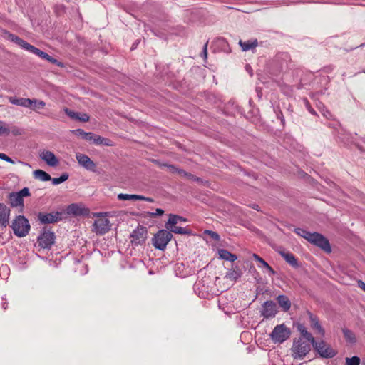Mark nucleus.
<instances>
[{
    "mask_svg": "<svg viewBox=\"0 0 365 365\" xmlns=\"http://www.w3.org/2000/svg\"><path fill=\"white\" fill-rule=\"evenodd\" d=\"M295 232L324 251L328 252H331V247L329 241L321 234L317 232H310L301 228L295 229Z\"/></svg>",
    "mask_w": 365,
    "mask_h": 365,
    "instance_id": "nucleus-1",
    "label": "nucleus"
},
{
    "mask_svg": "<svg viewBox=\"0 0 365 365\" xmlns=\"http://www.w3.org/2000/svg\"><path fill=\"white\" fill-rule=\"evenodd\" d=\"M311 347L309 341L304 339H295L292 347V356L294 359H303L310 351Z\"/></svg>",
    "mask_w": 365,
    "mask_h": 365,
    "instance_id": "nucleus-2",
    "label": "nucleus"
},
{
    "mask_svg": "<svg viewBox=\"0 0 365 365\" xmlns=\"http://www.w3.org/2000/svg\"><path fill=\"white\" fill-rule=\"evenodd\" d=\"M12 230L15 235L18 237L26 236L30 230V225L28 220L22 216H17L12 222Z\"/></svg>",
    "mask_w": 365,
    "mask_h": 365,
    "instance_id": "nucleus-3",
    "label": "nucleus"
},
{
    "mask_svg": "<svg viewBox=\"0 0 365 365\" xmlns=\"http://www.w3.org/2000/svg\"><path fill=\"white\" fill-rule=\"evenodd\" d=\"M94 216L98 217L93 225V232L99 235H103L110 229V220L103 216V213H95Z\"/></svg>",
    "mask_w": 365,
    "mask_h": 365,
    "instance_id": "nucleus-4",
    "label": "nucleus"
},
{
    "mask_svg": "<svg viewBox=\"0 0 365 365\" xmlns=\"http://www.w3.org/2000/svg\"><path fill=\"white\" fill-rule=\"evenodd\" d=\"M291 331L284 324L277 325L272 333L270 337L274 343H283L290 336Z\"/></svg>",
    "mask_w": 365,
    "mask_h": 365,
    "instance_id": "nucleus-5",
    "label": "nucleus"
},
{
    "mask_svg": "<svg viewBox=\"0 0 365 365\" xmlns=\"http://www.w3.org/2000/svg\"><path fill=\"white\" fill-rule=\"evenodd\" d=\"M314 349L322 358H333L337 354V351L331 348V346L322 340L320 341H316L312 344Z\"/></svg>",
    "mask_w": 365,
    "mask_h": 365,
    "instance_id": "nucleus-6",
    "label": "nucleus"
},
{
    "mask_svg": "<svg viewBox=\"0 0 365 365\" xmlns=\"http://www.w3.org/2000/svg\"><path fill=\"white\" fill-rule=\"evenodd\" d=\"M173 235L170 232L161 230L153 237V246L160 250H164L168 243L171 240Z\"/></svg>",
    "mask_w": 365,
    "mask_h": 365,
    "instance_id": "nucleus-7",
    "label": "nucleus"
},
{
    "mask_svg": "<svg viewBox=\"0 0 365 365\" xmlns=\"http://www.w3.org/2000/svg\"><path fill=\"white\" fill-rule=\"evenodd\" d=\"M148 231L146 227L138 226L130 234V238L133 245H142L147 239Z\"/></svg>",
    "mask_w": 365,
    "mask_h": 365,
    "instance_id": "nucleus-8",
    "label": "nucleus"
},
{
    "mask_svg": "<svg viewBox=\"0 0 365 365\" xmlns=\"http://www.w3.org/2000/svg\"><path fill=\"white\" fill-rule=\"evenodd\" d=\"M55 242V234L51 231L44 230L38 237V245L44 249H49Z\"/></svg>",
    "mask_w": 365,
    "mask_h": 365,
    "instance_id": "nucleus-9",
    "label": "nucleus"
},
{
    "mask_svg": "<svg viewBox=\"0 0 365 365\" xmlns=\"http://www.w3.org/2000/svg\"><path fill=\"white\" fill-rule=\"evenodd\" d=\"M38 219L41 224L55 223L61 220V212H52L50 213L39 212Z\"/></svg>",
    "mask_w": 365,
    "mask_h": 365,
    "instance_id": "nucleus-10",
    "label": "nucleus"
},
{
    "mask_svg": "<svg viewBox=\"0 0 365 365\" xmlns=\"http://www.w3.org/2000/svg\"><path fill=\"white\" fill-rule=\"evenodd\" d=\"M277 312V304L273 301H266L260 311L262 316L264 318L274 317Z\"/></svg>",
    "mask_w": 365,
    "mask_h": 365,
    "instance_id": "nucleus-11",
    "label": "nucleus"
},
{
    "mask_svg": "<svg viewBox=\"0 0 365 365\" xmlns=\"http://www.w3.org/2000/svg\"><path fill=\"white\" fill-rule=\"evenodd\" d=\"M76 158L81 166L88 170L95 171L96 164L88 155L77 153L76 154Z\"/></svg>",
    "mask_w": 365,
    "mask_h": 365,
    "instance_id": "nucleus-12",
    "label": "nucleus"
},
{
    "mask_svg": "<svg viewBox=\"0 0 365 365\" xmlns=\"http://www.w3.org/2000/svg\"><path fill=\"white\" fill-rule=\"evenodd\" d=\"M40 158L46 163L47 165L51 167H55L58 165L59 161L56 155L51 151L43 150L40 153Z\"/></svg>",
    "mask_w": 365,
    "mask_h": 365,
    "instance_id": "nucleus-13",
    "label": "nucleus"
},
{
    "mask_svg": "<svg viewBox=\"0 0 365 365\" xmlns=\"http://www.w3.org/2000/svg\"><path fill=\"white\" fill-rule=\"evenodd\" d=\"M10 210L3 203H0V226L6 227L9 223Z\"/></svg>",
    "mask_w": 365,
    "mask_h": 365,
    "instance_id": "nucleus-14",
    "label": "nucleus"
},
{
    "mask_svg": "<svg viewBox=\"0 0 365 365\" xmlns=\"http://www.w3.org/2000/svg\"><path fill=\"white\" fill-rule=\"evenodd\" d=\"M310 325L311 327L314 329L318 334H319L322 336H324L325 334L324 329L321 326L318 318L312 313H309Z\"/></svg>",
    "mask_w": 365,
    "mask_h": 365,
    "instance_id": "nucleus-15",
    "label": "nucleus"
},
{
    "mask_svg": "<svg viewBox=\"0 0 365 365\" xmlns=\"http://www.w3.org/2000/svg\"><path fill=\"white\" fill-rule=\"evenodd\" d=\"M118 199L120 200H144L147 202H153V200L150 197H146L139 195H129L120 193L118 195Z\"/></svg>",
    "mask_w": 365,
    "mask_h": 365,
    "instance_id": "nucleus-16",
    "label": "nucleus"
},
{
    "mask_svg": "<svg viewBox=\"0 0 365 365\" xmlns=\"http://www.w3.org/2000/svg\"><path fill=\"white\" fill-rule=\"evenodd\" d=\"M9 102L14 105L20 106L24 108L31 107V101L30 98H15V97H9Z\"/></svg>",
    "mask_w": 365,
    "mask_h": 365,
    "instance_id": "nucleus-17",
    "label": "nucleus"
},
{
    "mask_svg": "<svg viewBox=\"0 0 365 365\" xmlns=\"http://www.w3.org/2000/svg\"><path fill=\"white\" fill-rule=\"evenodd\" d=\"M9 38L11 41L14 42L15 43H16L20 47H21L22 48H24V50H26L27 51H29L30 48L32 46V45L29 44L24 40L20 38L19 37H18L15 35L11 34L9 36Z\"/></svg>",
    "mask_w": 365,
    "mask_h": 365,
    "instance_id": "nucleus-18",
    "label": "nucleus"
},
{
    "mask_svg": "<svg viewBox=\"0 0 365 365\" xmlns=\"http://www.w3.org/2000/svg\"><path fill=\"white\" fill-rule=\"evenodd\" d=\"M280 255L291 266L294 267H297L299 266L297 260L292 253L289 252H281Z\"/></svg>",
    "mask_w": 365,
    "mask_h": 365,
    "instance_id": "nucleus-19",
    "label": "nucleus"
},
{
    "mask_svg": "<svg viewBox=\"0 0 365 365\" xmlns=\"http://www.w3.org/2000/svg\"><path fill=\"white\" fill-rule=\"evenodd\" d=\"M9 200L11 205L14 207L23 206L24 200L18 195L17 192H11L9 194Z\"/></svg>",
    "mask_w": 365,
    "mask_h": 365,
    "instance_id": "nucleus-20",
    "label": "nucleus"
},
{
    "mask_svg": "<svg viewBox=\"0 0 365 365\" xmlns=\"http://www.w3.org/2000/svg\"><path fill=\"white\" fill-rule=\"evenodd\" d=\"M240 46L243 51H247L257 47L258 42L257 39L248 40L246 41H240Z\"/></svg>",
    "mask_w": 365,
    "mask_h": 365,
    "instance_id": "nucleus-21",
    "label": "nucleus"
},
{
    "mask_svg": "<svg viewBox=\"0 0 365 365\" xmlns=\"http://www.w3.org/2000/svg\"><path fill=\"white\" fill-rule=\"evenodd\" d=\"M218 254L220 258L229 262H234L237 259L235 255L230 253L229 251L225 249L219 250Z\"/></svg>",
    "mask_w": 365,
    "mask_h": 365,
    "instance_id": "nucleus-22",
    "label": "nucleus"
},
{
    "mask_svg": "<svg viewBox=\"0 0 365 365\" xmlns=\"http://www.w3.org/2000/svg\"><path fill=\"white\" fill-rule=\"evenodd\" d=\"M277 302L284 311H288L290 309L291 303L288 297L284 295H279L277 298Z\"/></svg>",
    "mask_w": 365,
    "mask_h": 365,
    "instance_id": "nucleus-23",
    "label": "nucleus"
},
{
    "mask_svg": "<svg viewBox=\"0 0 365 365\" xmlns=\"http://www.w3.org/2000/svg\"><path fill=\"white\" fill-rule=\"evenodd\" d=\"M34 177L41 181H48L51 180V177L49 174L42 170H36L33 173Z\"/></svg>",
    "mask_w": 365,
    "mask_h": 365,
    "instance_id": "nucleus-24",
    "label": "nucleus"
},
{
    "mask_svg": "<svg viewBox=\"0 0 365 365\" xmlns=\"http://www.w3.org/2000/svg\"><path fill=\"white\" fill-rule=\"evenodd\" d=\"M253 258L256 261H257V262H260V264H262V267H264L268 271L269 275L271 276V275H274L275 274V272L273 270V269L259 255L254 254Z\"/></svg>",
    "mask_w": 365,
    "mask_h": 365,
    "instance_id": "nucleus-25",
    "label": "nucleus"
},
{
    "mask_svg": "<svg viewBox=\"0 0 365 365\" xmlns=\"http://www.w3.org/2000/svg\"><path fill=\"white\" fill-rule=\"evenodd\" d=\"M72 133H74L76 135L81 138L83 140H86L87 141L91 140V134H92V133H91V132L87 133V132H85L82 129H76V130H72Z\"/></svg>",
    "mask_w": 365,
    "mask_h": 365,
    "instance_id": "nucleus-26",
    "label": "nucleus"
},
{
    "mask_svg": "<svg viewBox=\"0 0 365 365\" xmlns=\"http://www.w3.org/2000/svg\"><path fill=\"white\" fill-rule=\"evenodd\" d=\"M165 227L168 230H169L170 232L177 233V234H187V231L185 228L182 227H178L175 225H171L168 223H166Z\"/></svg>",
    "mask_w": 365,
    "mask_h": 365,
    "instance_id": "nucleus-27",
    "label": "nucleus"
},
{
    "mask_svg": "<svg viewBox=\"0 0 365 365\" xmlns=\"http://www.w3.org/2000/svg\"><path fill=\"white\" fill-rule=\"evenodd\" d=\"M31 101L32 102H31V107H30V108L34 110L43 109L46 106V103L41 100H38V99L34 98V99H31Z\"/></svg>",
    "mask_w": 365,
    "mask_h": 365,
    "instance_id": "nucleus-28",
    "label": "nucleus"
},
{
    "mask_svg": "<svg viewBox=\"0 0 365 365\" xmlns=\"http://www.w3.org/2000/svg\"><path fill=\"white\" fill-rule=\"evenodd\" d=\"M186 219L182 217L175 215H170L169 219L167 223L171 225H175L180 222H185Z\"/></svg>",
    "mask_w": 365,
    "mask_h": 365,
    "instance_id": "nucleus-29",
    "label": "nucleus"
},
{
    "mask_svg": "<svg viewBox=\"0 0 365 365\" xmlns=\"http://www.w3.org/2000/svg\"><path fill=\"white\" fill-rule=\"evenodd\" d=\"M342 332H343L344 338L346 339V340L347 341H349L351 343L356 341L355 335L351 330H349L346 328H344L342 329Z\"/></svg>",
    "mask_w": 365,
    "mask_h": 365,
    "instance_id": "nucleus-30",
    "label": "nucleus"
},
{
    "mask_svg": "<svg viewBox=\"0 0 365 365\" xmlns=\"http://www.w3.org/2000/svg\"><path fill=\"white\" fill-rule=\"evenodd\" d=\"M299 330L300 331L303 337L306 339L305 341L310 342L312 344L314 342V338L312 336V334L308 332L306 329L303 327L299 328Z\"/></svg>",
    "mask_w": 365,
    "mask_h": 365,
    "instance_id": "nucleus-31",
    "label": "nucleus"
},
{
    "mask_svg": "<svg viewBox=\"0 0 365 365\" xmlns=\"http://www.w3.org/2000/svg\"><path fill=\"white\" fill-rule=\"evenodd\" d=\"M68 178V174L63 173L59 178H51V180L53 185H58L65 182Z\"/></svg>",
    "mask_w": 365,
    "mask_h": 365,
    "instance_id": "nucleus-32",
    "label": "nucleus"
},
{
    "mask_svg": "<svg viewBox=\"0 0 365 365\" xmlns=\"http://www.w3.org/2000/svg\"><path fill=\"white\" fill-rule=\"evenodd\" d=\"M10 133V130L7 125V124L0 120V135H7Z\"/></svg>",
    "mask_w": 365,
    "mask_h": 365,
    "instance_id": "nucleus-33",
    "label": "nucleus"
},
{
    "mask_svg": "<svg viewBox=\"0 0 365 365\" xmlns=\"http://www.w3.org/2000/svg\"><path fill=\"white\" fill-rule=\"evenodd\" d=\"M360 358L358 356H353L351 358L346 357L345 365H359Z\"/></svg>",
    "mask_w": 365,
    "mask_h": 365,
    "instance_id": "nucleus-34",
    "label": "nucleus"
},
{
    "mask_svg": "<svg viewBox=\"0 0 365 365\" xmlns=\"http://www.w3.org/2000/svg\"><path fill=\"white\" fill-rule=\"evenodd\" d=\"M29 52L31 53H34L38 56H39L40 58H41L43 59V57H45V55L46 53L41 51L40 49L34 47V46H32Z\"/></svg>",
    "mask_w": 365,
    "mask_h": 365,
    "instance_id": "nucleus-35",
    "label": "nucleus"
},
{
    "mask_svg": "<svg viewBox=\"0 0 365 365\" xmlns=\"http://www.w3.org/2000/svg\"><path fill=\"white\" fill-rule=\"evenodd\" d=\"M226 277L232 280H236L240 277V273L235 270H231L227 273Z\"/></svg>",
    "mask_w": 365,
    "mask_h": 365,
    "instance_id": "nucleus-36",
    "label": "nucleus"
},
{
    "mask_svg": "<svg viewBox=\"0 0 365 365\" xmlns=\"http://www.w3.org/2000/svg\"><path fill=\"white\" fill-rule=\"evenodd\" d=\"M101 139V137L100 135L93 134L92 133L91 140H89V141L92 142L95 145H101V143H100Z\"/></svg>",
    "mask_w": 365,
    "mask_h": 365,
    "instance_id": "nucleus-37",
    "label": "nucleus"
},
{
    "mask_svg": "<svg viewBox=\"0 0 365 365\" xmlns=\"http://www.w3.org/2000/svg\"><path fill=\"white\" fill-rule=\"evenodd\" d=\"M76 120L81 122H88L89 120V116L86 113H78Z\"/></svg>",
    "mask_w": 365,
    "mask_h": 365,
    "instance_id": "nucleus-38",
    "label": "nucleus"
},
{
    "mask_svg": "<svg viewBox=\"0 0 365 365\" xmlns=\"http://www.w3.org/2000/svg\"><path fill=\"white\" fill-rule=\"evenodd\" d=\"M43 59H45L46 61L52 63L53 64L61 66V63H59L56 59L53 58V57H51V56H49L47 53H46L45 57H43Z\"/></svg>",
    "mask_w": 365,
    "mask_h": 365,
    "instance_id": "nucleus-39",
    "label": "nucleus"
},
{
    "mask_svg": "<svg viewBox=\"0 0 365 365\" xmlns=\"http://www.w3.org/2000/svg\"><path fill=\"white\" fill-rule=\"evenodd\" d=\"M63 110H64L65 113L68 116H69L70 118H71L73 119H76L78 113H76V112H74V111H73V110H70V109H68L67 108H65L63 109Z\"/></svg>",
    "mask_w": 365,
    "mask_h": 365,
    "instance_id": "nucleus-40",
    "label": "nucleus"
},
{
    "mask_svg": "<svg viewBox=\"0 0 365 365\" xmlns=\"http://www.w3.org/2000/svg\"><path fill=\"white\" fill-rule=\"evenodd\" d=\"M205 233L209 235L211 237V238L215 241H218L220 240L219 235L214 231L205 230Z\"/></svg>",
    "mask_w": 365,
    "mask_h": 365,
    "instance_id": "nucleus-41",
    "label": "nucleus"
},
{
    "mask_svg": "<svg viewBox=\"0 0 365 365\" xmlns=\"http://www.w3.org/2000/svg\"><path fill=\"white\" fill-rule=\"evenodd\" d=\"M17 193L19 196H21V197L22 199L24 197H27V196H29V195H30L29 190L27 187L23 188L19 192H17Z\"/></svg>",
    "mask_w": 365,
    "mask_h": 365,
    "instance_id": "nucleus-42",
    "label": "nucleus"
},
{
    "mask_svg": "<svg viewBox=\"0 0 365 365\" xmlns=\"http://www.w3.org/2000/svg\"><path fill=\"white\" fill-rule=\"evenodd\" d=\"M100 143H101V145H104L106 146H113V145L112 141L110 139L105 138L103 137H101Z\"/></svg>",
    "mask_w": 365,
    "mask_h": 365,
    "instance_id": "nucleus-43",
    "label": "nucleus"
},
{
    "mask_svg": "<svg viewBox=\"0 0 365 365\" xmlns=\"http://www.w3.org/2000/svg\"><path fill=\"white\" fill-rule=\"evenodd\" d=\"M0 159L11 163H14V161L11 158L7 156L5 153H0Z\"/></svg>",
    "mask_w": 365,
    "mask_h": 365,
    "instance_id": "nucleus-44",
    "label": "nucleus"
},
{
    "mask_svg": "<svg viewBox=\"0 0 365 365\" xmlns=\"http://www.w3.org/2000/svg\"><path fill=\"white\" fill-rule=\"evenodd\" d=\"M169 168L170 169V171H172L173 173L178 172L180 174H184L187 175V173L185 171L182 170H178L173 165H169Z\"/></svg>",
    "mask_w": 365,
    "mask_h": 365,
    "instance_id": "nucleus-45",
    "label": "nucleus"
},
{
    "mask_svg": "<svg viewBox=\"0 0 365 365\" xmlns=\"http://www.w3.org/2000/svg\"><path fill=\"white\" fill-rule=\"evenodd\" d=\"M322 115H323L326 118L329 119V118H331L332 117L331 113L329 110H323L322 111Z\"/></svg>",
    "mask_w": 365,
    "mask_h": 365,
    "instance_id": "nucleus-46",
    "label": "nucleus"
},
{
    "mask_svg": "<svg viewBox=\"0 0 365 365\" xmlns=\"http://www.w3.org/2000/svg\"><path fill=\"white\" fill-rule=\"evenodd\" d=\"M69 209H70V211L72 212L74 214H78L79 212H78V207L77 205L73 204L71 205L70 207H69Z\"/></svg>",
    "mask_w": 365,
    "mask_h": 365,
    "instance_id": "nucleus-47",
    "label": "nucleus"
},
{
    "mask_svg": "<svg viewBox=\"0 0 365 365\" xmlns=\"http://www.w3.org/2000/svg\"><path fill=\"white\" fill-rule=\"evenodd\" d=\"M358 286L359 287H360L363 291L365 292V283L361 281V280H359L358 281Z\"/></svg>",
    "mask_w": 365,
    "mask_h": 365,
    "instance_id": "nucleus-48",
    "label": "nucleus"
},
{
    "mask_svg": "<svg viewBox=\"0 0 365 365\" xmlns=\"http://www.w3.org/2000/svg\"><path fill=\"white\" fill-rule=\"evenodd\" d=\"M164 211L162 209L158 208L155 210V212L153 213V215H162L163 214Z\"/></svg>",
    "mask_w": 365,
    "mask_h": 365,
    "instance_id": "nucleus-49",
    "label": "nucleus"
},
{
    "mask_svg": "<svg viewBox=\"0 0 365 365\" xmlns=\"http://www.w3.org/2000/svg\"><path fill=\"white\" fill-rule=\"evenodd\" d=\"M207 43L205 44L204 47H203V56H204V58H207Z\"/></svg>",
    "mask_w": 365,
    "mask_h": 365,
    "instance_id": "nucleus-50",
    "label": "nucleus"
},
{
    "mask_svg": "<svg viewBox=\"0 0 365 365\" xmlns=\"http://www.w3.org/2000/svg\"><path fill=\"white\" fill-rule=\"evenodd\" d=\"M291 89L289 87H287V88H285L284 89V92L287 94V95H289L291 93Z\"/></svg>",
    "mask_w": 365,
    "mask_h": 365,
    "instance_id": "nucleus-51",
    "label": "nucleus"
},
{
    "mask_svg": "<svg viewBox=\"0 0 365 365\" xmlns=\"http://www.w3.org/2000/svg\"><path fill=\"white\" fill-rule=\"evenodd\" d=\"M304 103H305L306 107H307V108L308 110H309L310 108H312V107H311V106L309 105V102H308V101H307V100H305V101H304Z\"/></svg>",
    "mask_w": 365,
    "mask_h": 365,
    "instance_id": "nucleus-52",
    "label": "nucleus"
},
{
    "mask_svg": "<svg viewBox=\"0 0 365 365\" xmlns=\"http://www.w3.org/2000/svg\"><path fill=\"white\" fill-rule=\"evenodd\" d=\"M246 70H247V71H249V72H250V76H252V73H251V71H250V70L251 71V68H250V66H248V65H247V66H246Z\"/></svg>",
    "mask_w": 365,
    "mask_h": 365,
    "instance_id": "nucleus-53",
    "label": "nucleus"
},
{
    "mask_svg": "<svg viewBox=\"0 0 365 365\" xmlns=\"http://www.w3.org/2000/svg\"><path fill=\"white\" fill-rule=\"evenodd\" d=\"M2 308L5 310L7 308V303L6 302H3L2 303Z\"/></svg>",
    "mask_w": 365,
    "mask_h": 365,
    "instance_id": "nucleus-54",
    "label": "nucleus"
},
{
    "mask_svg": "<svg viewBox=\"0 0 365 365\" xmlns=\"http://www.w3.org/2000/svg\"><path fill=\"white\" fill-rule=\"evenodd\" d=\"M308 110H309L311 113H312V114H315L314 110L312 108H310Z\"/></svg>",
    "mask_w": 365,
    "mask_h": 365,
    "instance_id": "nucleus-55",
    "label": "nucleus"
}]
</instances>
